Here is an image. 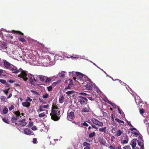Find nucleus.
I'll list each match as a JSON object with an SVG mask.
<instances>
[{"label": "nucleus", "instance_id": "f257e3e1", "mask_svg": "<svg viewBox=\"0 0 149 149\" xmlns=\"http://www.w3.org/2000/svg\"><path fill=\"white\" fill-rule=\"evenodd\" d=\"M60 111L59 109L56 110L52 109L51 113H50L52 119L54 121L59 120L60 118V117L58 116L60 115Z\"/></svg>", "mask_w": 149, "mask_h": 149}, {"label": "nucleus", "instance_id": "f03ea898", "mask_svg": "<svg viewBox=\"0 0 149 149\" xmlns=\"http://www.w3.org/2000/svg\"><path fill=\"white\" fill-rule=\"evenodd\" d=\"M38 77L40 81L46 83H49L52 79L51 77H48L47 76L42 75H39Z\"/></svg>", "mask_w": 149, "mask_h": 149}, {"label": "nucleus", "instance_id": "7ed1b4c3", "mask_svg": "<svg viewBox=\"0 0 149 149\" xmlns=\"http://www.w3.org/2000/svg\"><path fill=\"white\" fill-rule=\"evenodd\" d=\"M20 73L18 75V77L22 78L24 81H26L28 79L27 76V72L21 68V70L19 72Z\"/></svg>", "mask_w": 149, "mask_h": 149}, {"label": "nucleus", "instance_id": "20e7f679", "mask_svg": "<svg viewBox=\"0 0 149 149\" xmlns=\"http://www.w3.org/2000/svg\"><path fill=\"white\" fill-rule=\"evenodd\" d=\"M75 74V77H73L74 80L75 81H77L79 83H80L79 81H83V75L81 73L77 72H74Z\"/></svg>", "mask_w": 149, "mask_h": 149}, {"label": "nucleus", "instance_id": "39448f33", "mask_svg": "<svg viewBox=\"0 0 149 149\" xmlns=\"http://www.w3.org/2000/svg\"><path fill=\"white\" fill-rule=\"evenodd\" d=\"M75 118L74 113L69 110L68 111L67 119L68 120L71 121Z\"/></svg>", "mask_w": 149, "mask_h": 149}, {"label": "nucleus", "instance_id": "423d86ee", "mask_svg": "<svg viewBox=\"0 0 149 149\" xmlns=\"http://www.w3.org/2000/svg\"><path fill=\"white\" fill-rule=\"evenodd\" d=\"M143 141L142 136L140 134L138 137L137 142L138 145L141 147V149H144Z\"/></svg>", "mask_w": 149, "mask_h": 149}, {"label": "nucleus", "instance_id": "0eeeda50", "mask_svg": "<svg viewBox=\"0 0 149 149\" xmlns=\"http://www.w3.org/2000/svg\"><path fill=\"white\" fill-rule=\"evenodd\" d=\"M9 70L12 71V73L16 74L19 72L21 70V68H20L19 70H18L16 66L12 64Z\"/></svg>", "mask_w": 149, "mask_h": 149}, {"label": "nucleus", "instance_id": "6e6552de", "mask_svg": "<svg viewBox=\"0 0 149 149\" xmlns=\"http://www.w3.org/2000/svg\"><path fill=\"white\" fill-rule=\"evenodd\" d=\"M91 120L93 123L95 125H98L100 127H102L103 126V123L102 122L100 121L95 118H92L91 119Z\"/></svg>", "mask_w": 149, "mask_h": 149}, {"label": "nucleus", "instance_id": "1a4fd4ad", "mask_svg": "<svg viewBox=\"0 0 149 149\" xmlns=\"http://www.w3.org/2000/svg\"><path fill=\"white\" fill-rule=\"evenodd\" d=\"M27 124L26 122L25 119H23L19 121H17L15 123V125L20 127H22L24 126Z\"/></svg>", "mask_w": 149, "mask_h": 149}, {"label": "nucleus", "instance_id": "9d476101", "mask_svg": "<svg viewBox=\"0 0 149 149\" xmlns=\"http://www.w3.org/2000/svg\"><path fill=\"white\" fill-rule=\"evenodd\" d=\"M32 101V100L30 97H28L25 102H22V105L23 107L28 108L30 106L31 103L30 102H31Z\"/></svg>", "mask_w": 149, "mask_h": 149}, {"label": "nucleus", "instance_id": "9b49d317", "mask_svg": "<svg viewBox=\"0 0 149 149\" xmlns=\"http://www.w3.org/2000/svg\"><path fill=\"white\" fill-rule=\"evenodd\" d=\"M79 97L80 99H79L78 101L80 102V104L82 105H85L88 101L87 99L82 96H79Z\"/></svg>", "mask_w": 149, "mask_h": 149}, {"label": "nucleus", "instance_id": "f8f14e48", "mask_svg": "<svg viewBox=\"0 0 149 149\" xmlns=\"http://www.w3.org/2000/svg\"><path fill=\"white\" fill-rule=\"evenodd\" d=\"M28 76L31 83L32 84L35 85L33 83V82L35 81L36 82L37 81V80L35 79L34 76L31 74H30L28 75Z\"/></svg>", "mask_w": 149, "mask_h": 149}, {"label": "nucleus", "instance_id": "ddd939ff", "mask_svg": "<svg viewBox=\"0 0 149 149\" xmlns=\"http://www.w3.org/2000/svg\"><path fill=\"white\" fill-rule=\"evenodd\" d=\"M3 63L4 66L5 68L8 69H9V68H10L12 65V64L9 63L5 60H3Z\"/></svg>", "mask_w": 149, "mask_h": 149}, {"label": "nucleus", "instance_id": "4468645a", "mask_svg": "<svg viewBox=\"0 0 149 149\" xmlns=\"http://www.w3.org/2000/svg\"><path fill=\"white\" fill-rule=\"evenodd\" d=\"M86 89L88 90H92L93 87V85L90 82H87L86 85H84Z\"/></svg>", "mask_w": 149, "mask_h": 149}, {"label": "nucleus", "instance_id": "2eb2a0df", "mask_svg": "<svg viewBox=\"0 0 149 149\" xmlns=\"http://www.w3.org/2000/svg\"><path fill=\"white\" fill-rule=\"evenodd\" d=\"M24 133L27 135H31L33 134L32 133V131L30 129L28 128H25L24 129Z\"/></svg>", "mask_w": 149, "mask_h": 149}, {"label": "nucleus", "instance_id": "dca6fc26", "mask_svg": "<svg viewBox=\"0 0 149 149\" xmlns=\"http://www.w3.org/2000/svg\"><path fill=\"white\" fill-rule=\"evenodd\" d=\"M12 33H16L18 35H19L20 36H23L24 35L23 33L19 31H16L13 30L12 31Z\"/></svg>", "mask_w": 149, "mask_h": 149}, {"label": "nucleus", "instance_id": "f3484780", "mask_svg": "<svg viewBox=\"0 0 149 149\" xmlns=\"http://www.w3.org/2000/svg\"><path fill=\"white\" fill-rule=\"evenodd\" d=\"M83 146H85L84 149H90L89 147L90 146V144L87 142H84L83 143Z\"/></svg>", "mask_w": 149, "mask_h": 149}, {"label": "nucleus", "instance_id": "a211bd4d", "mask_svg": "<svg viewBox=\"0 0 149 149\" xmlns=\"http://www.w3.org/2000/svg\"><path fill=\"white\" fill-rule=\"evenodd\" d=\"M19 119V118L17 117V116H13L11 119V121L12 123H16V121Z\"/></svg>", "mask_w": 149, "mask_h": 149}, {"label": "nucleus", "instance_id": "6ab92c4d", "mask_svg": "<svg viewBox=\"0 0 149 149\" xmlns=\"http://www.w3.org/2000/svg\"><path fill=\"white\" fill-rule=\"evenodd\" d=\"M99 141L102 145H105L106 141L105 140L104 138H100L99 140Z\"/></svg>", "mask_w": 149, "mask_h": 149}, {"label": "nucleus", "instance_id": "aec40b11", "mask_svg": "<svg viewBox=\"0 0 149 149\" xmlns=\"http://www.w3.org/2000/svg\"><path fill=\"white\" fill-rule=\"evenodd\" d=\"M14 114L16 115V116H17V117L19 118L22 117L21 116V113L19 111H15Z\"/></svg>", "mask_w": 149, "mask_h": 149}, {"label": "nucleus", "instance_id": "412c9836", "mask_svg": "<svg viewBox=\"0 0 149 149\" xmlns=\"http://www.w3.org/2000/svg\"><path fill=\"white\" fill-rule=\"evenodd\" d=\"M133 141H132L131 142V145L132 146L133 148H134L136 147V140H134Z\"/></svg>", "mask_w": 149, "mask_h": 149}, {"label": "nucleus", "instance_id": "4be33fe9", "mask_svg": "<svg viewBox=\"0 0 149 149\" xmlns=\"http://www.w3.org/2000/svg\"><path fill=\"white\" fill-rule=\"evenodd\" d=\"M106 129L107 127H104L103 128H100L99 129V130L100 132H104V133H106L107 132Z\"/></svg>", "mask_w": 149, "mask_h": 149}, {"label": "nucleus", "instance_id": "5701e85b", "mask_svg": "<svg viewBox=\"0 0 149 149\" xmlns=\"http://www.w3.org/2000/svg\"><path fill=\"white\" fill-rule=\"evenodd\" d=\"M79 126L80 127H82V126H84L86 127H88V124L85 122L84 121L83 123H81L79 125Z\"/></svg>", "mask_w": 149, "mask_h": 149}, {"label": "nucleus", "instance_id": "b1692460", "mask_svg": "<svg viewBox=\"0 0 149 149\" xmlns=\"http://www.w3.org/2000/svg\"><path fill=\"white\" fill-rule=\"evenodd\" d=\"M58 75L59 77L64 78L65 77V73L64 72H62L61 73H59Z\"/></svg>", "mask_w": 149, "mask_h": 149}, {"label": "nucleus", "instance_id": "393cba45", "mask_svg": "<svg viewBox=\"0 0 149 149\" xmlns=\"http://www.w3.org/2000/svg\"><path fill=\"white\" fill-rule=\"evenodd\" d=\"M2 120L5 123L7 124H9V121L8 120V118L4 117L2 118Z\"/></svg>", "mask_w": 149, "mask_h": 149}, {"label": "nucleus", "instance_id": "a878e982", "mask_svg": "<svg viewBox=\"0 0 149 149\" xmlns=\"http://www.w3.org/2000/svg\"><path fill=\"white\" fill-rule=\"evenodd\" d=\"M125 136V140H124L123 141V144H126L128 143V137L127 136Z\"/></svg>", "mask_w": 149, "mask_h": 149}, {"label": "nucleus", "instance_id": "bb28decb", "mask_svg": "<svg viewBox=\"0 0 149 149\" xmlns=\"http://www.w3.org/2000/svg\"><path fill=\"white\" fill-rule=\"evenodd\" d=\"M1 101L6 102V101L7 99L5 96H2L1 97Z\"/></svg>", "mask_w": 149, "mask_h": 149}, {"label": "nucleus", "instance_id": "cd10ccee", "mask_svg": "<svg viewBox=\"0 0 149 149\" xmlns=\"http://www.w3.org/2000/svg\"><path fill=\"white\" fill-rule=\"evenodd\" d=\"M8 111V109L7 108L5 107H4L3 110V112L4 114H6L7 113Z\"/></svg>", "mask_w": 149, "mask_h": 149}, {"label": "nucleus", "instance_id": "c85d7f7f", "mask_svg": "<svg viewBox=\"0 0 149 149\" xmlns=\"http://www.w3.org/2000/svg\"><path fill=\"white\" fill-rule=\"evenodd\" d=\"M95 135V133L94 132L91 133L89 135V138H92Z\"/></svg>", "mask_w": 149, "mask_h": 149}, {"label": "nucleus", "instance_id": "c756f323", "mask_svg": "<svg viewBox=\"0 0 149 149\" xmlns=\"http://www.w3.org/2000/svg\"><path fill=\"white\" fill-rule=\"evenodd\" d=\"M132 133L134 134L136 136V137H137L138 136H139L140 134H141L139 132V131H138L137 132H132Z\"/></svg>", "mask_w": 149, "mask_h": 149}, {"label": "nucleus", "instance_id": "7c9ffc66", "mask_svg": "<svg viewBox=\"0 0 149 149\" xmlns=\"http://www.w3.org/2000/svg\"><path fill=\"white\" fill-rule=\"evenodd\" d=\"M115 120L116 121L118 122L119 123H124V122L123 121L120 120L118 118H115Z\"/></svg>", "mask_w": 149, "mask_h": 149}, {"label": "nucleus", "instance_id": "2f4dec72", "mask_svg": "<svg viewBox=\"0 0 149 149\" xmlns=\"http://www.w3.org/2000/svg\"><path fill=\"white\" fill-rule=\"evenodd\" d=\"M74 91H67L66 92V94L70 95L71 94H72L74 93Z\"/></svg>", "mask_w": 149, "mask_h": 149}, {"label": "nucleus", "instance_id": "473e14b6", "mask_svg": "<svg viewBox=\"0 0 149 149\" xmlns=\"http://www.w3.org/2000/svg\"><path fill=\"white\" fill-rule=\"evenodd\" d=\"M18 38L19 41H20L21 42H24L26 41V40H25V39L23 38L18 37Z\"/></svg>", "mask_w": 149, "mask_h": 149}, {"label": "nucleus", "instance_id": "72a5a7b5", "mask_svg": "<svg viewBox=\"0 0 149 149\" xmlns=\"http://www.w3.org/2000/svg\"><path fill=\"white\" fill-rule=\"evenodd\" d=\"M82 111L83 112H88L89 111L88 108L84 107Z\"/></svg>", "mask_w": 149, "mask_h": 149}, {"label": "nucleus", "instance_id": "f704fd0d", "mask_svg": "<svg viewBox=\"0 0 149 149\" xmlns=\"http://www.w3.org/2000/svg\"><path fill=\"white\" fill-rule=\"evenodd\" d=\"M44 109H43V108L42 106H40L39 107V108L37 110V111L39 113L41 111H44Z\"/></svg>", "mask_w": 149, "mask_h": 149}, {"label": "nucleus", "instance_id": "c9c22d12", "mask_svg": "<svg viewBox=\"0 0 149 149\" xmlns=\"http://www.w3.org/2000/svg\"><path fill=\"white\" fill-rule=\"evenodd\" d=\"M108 103L109 104H111L114 109H115L116 108V105L114 103H113L109 101Z\"/></svg>", "mask_w": 149, "mask_h": 149}, {"label": "nucleus", "instance_id": "e433bc0d", "mask_svg": "<svg viewBox=\"0 0 149 149\" xmlns=\"http://www.w3.org/2000/svg\"><path fill=\"white\" fill-rule=\"evenodd\" d=\"M122 133V131L120 130H118L116 133V135L118 136H120Z\"/></svg>", "mask_w": 149, "mask_h": 149}, {"label": "nucleus", "instance_id": "4c0bfd02", "mask_svg": "<svg viewBox=\"0 0 149 149\" xmlns=\"http://www.w3.org/2000/svg\"><path fill=\"white\" fill-rule=\"evenodd\" d=\"M0 82L1 83L3 84H6V85H8V84L6 83V81L2 79H0Z\"/></svg>", "mask_w": 149, "mask_h": 149}, {"label": "nucleus", "instance_id": "58836bf2", "mask_svg": "<svg viewBox=\"0 0 149 149\" xmlns=\"http://www.w3.org/2000/svg\"><path fill=\"white\" fill-rule=\"evenodd\" d=\"M72 86L73 85H71V84H69L68 85V86L65 88V89H71V88L72 87Z\"/></svg>", "mask_w": 149, "mask_h": 149}, {"label": "nucleus", "instance_id": "ea45409f", "mask_svg": "<svg viewBox=\"0 0 149 149\" xmlns=\"http://www.w3.org/2000/svg\"><path fill=\"white\" fill-rule=\"evenodd\" d=\"M52 109L57 110L58 109H59V108L57 106L53 105L52 106Z\"/></svg>", "mask_w": 149, "mask_h": 149}, {"label": "nucleus", "instance_id": "a19ab883", "mask_svg": "<svg viewBox=\"0 0 149 149\" xmlns=\"http://www.w3.org/2000/svg\"><path fill=\"white\" fill-rule=\"evenodd\" d=\"M45 116L46 115L44 113H41L39 114L38 115V116L40 118L43 117Z\"/></svg>", "mask_w": 149, "mask_h": 149}, {"label": "nucleus", "instance_id": "79ce46f5", "mask_svg": "<svg viewBox=\"0 0 149 149\" xmlns=\"http://www.w3.org/2000/svg\"><path fill=\"white\" fill-rule=\"evenodd\" d=\"M74 72H76L74 71L69 72V75L72 76H75V74Z\"/></svg>", "mask_w": 149, "mask_h": 149}, {"label": "nucleus", "instance_id": "37998d69", "mask_svg": "<svg viewBox=\"0 0 149 149\" xmlns=\"http://www.w3.org/2000/svg\"><path fill=\"white\" fill-rule=\"evenodd\" d=\"M64 100V97H62L61 98H59V102L60 103H62L63 102Z\"/></svg>", "mask_w": 149, "mask_h": 149}, {"label": "nucleus", "instance_id": "c03bdc74", "mask_svg": "<svg viewBox=\"0 0 149 149\" xmlns=\"http://www.w3.org/2000/svg\"><path fill=\"white\" fill-rule=\"evenodd\" d=\"M91 127H92V128L96 129V130H97L98 129V127H97L93 125L92 123H91Z\"/></svg>", "mask_w": 149, "mask_h": 149}, {"label": "nucleus", "instance_id": "a18cd8bd", "mask_svg": "<svg viewBox=\"0 0 149 149\" xmlns=\"http://www.w3.org/2000/svg\"><path fill=\"white\" fill-rule=\"evenodd\" d=\"M33 125V123L31 122H30L29 123V124L28 125V127H32Z\"/></svg>", "mask_w": 149, "mask_h": 149}, {"label": "nucleus", "instance_id": "49530a36", "mask_svg": "<svg viewBox=\"0 0 149 149\" xmlns=\"http://www.w3.org/2000/svg\"><path fill=\"white\" fill-rule=\"evenodd\" d=\"M52 86L51 85L50 86L47 87L48 91H52Z\"/></svg>", "mask_w": 149, "mask_h": 149}, {"label": "nucleus", "instance_id": "de8ad7c7", "mask_svg": "<svg viewBox=\"0 0 149 149\" xmlns=\"http://www.w3.org/2000/svg\"><path fill=\"white\" fill-rule=\"evenodd\" d=\"M43 98L44 99H46L49 97V94L47 93H46L45 95H43L42 96Z\"/></svg>", "mask_w": 149, "mask_h": 149}, {"label": "nucleus", "instance_id": "09e8293b", "mask_svg": "<svg viewBox=\"0 0 149 149\" xmlns=\"http://www.w3.org/2000/svg\"><path fill=\"white\" fill-rule=\"evenodd\" d=\"M109 148L110 149H115L116 147L115 146H112V145H111L109 147Z\"/></svg>", "mask_w": 149, "mask_h": 149}, {"label": "nucleus", "instance_id": "8fccbe9b", "mask_svg": "<svg viewBox=\"0 0 149 149\" xmlns=\"http://www.w3.org/2000/svg\"><path fill=\"white\" fill-rule=\"evenodd\" d=\"M14 106L13 105H11L10 107H9V109L10 111H11L12 110L14 109Z\"/></svg>", "mask_w": 149, "mask_h": 149}, {"label": "nucleus", "instance_id": "3c124183", "mask_svg": "<svg viewBox=\"0 0 149 149\" xmlns=\"http://www.w3.org/2000/svg\"><path fill=\"white\" fill-rule=\"evenodd\" d=\"M123 149H131L130 146H125L123 148Z\"/></svg>", "mask_w": 149, "mask_h": 149}, {"label": "nucleus", "instance_id": "603ef678", "mask_svg": "<svg viewBox=\"0 0 149 149\" xmlns=\"http://www.w3.org/2000/svg\"><path fill=\"white\" fill-rule=\"evenodd\" d=\"M3 91L4 92L6 95H7L8 93V89L5 90H3Z\"/></svg>", "mask_w": 149, "mask_h": 149}, {"label": "nucleus", "instance_id": "864d4df0", "mask_svg": "<svg viewBox=\"0 0 149 149\" xmlns=\"http://www.w3.org/2000/svg\"><path fill=\"white\" fill-rule=\"evenodd\" d=\"M140 112L141 114H143L144 112V110L143 109H141L140 110Z\"/></svg>", "mask_w": 149, "mask_h": 149}, {"label": "nucleus", "instance_id": "5fc2aeb1", "mask_svg": "<svg viewBox=\"0 0 149 149\" xmlns=\"http://www.w3.org/2000/svg\"><path fill=\"white\" fill-rule=\"evenodd\" d=\"M42 107L44 108H48L49 107V105L47 104L46 105H43L42 106Z\"/></svg>", "mask_w": 149, "mask_h": 149}, {"label": "nucleus", "instance_id": "6e6d98bb", "mask_svg": "<svg viewBox=\"0 0 149 149\" xmlns=\"http://www.w3.org/2000/svg\"><path fill=\"white\" fill-rule=\"evenodd\" d=\"M102 113H103V116L104 117H106L107 116V114L105 112H104V111H102Z\"/></svg>", "mask_w": 149, "mask_h": 149}, {"label": "nucleus", "instance_id": "4d7b16f0", "mask_svg": "<svg viewBox=\"0 0 149 149\" xmlns=\"http://www.w3.org/2000/svg\"><path fill=\"white\" fill-rule=\"evenodd\" d=\"M146 126L147 127V129L149 130H148V128L149 127V123H146Z\"/></svg>", "mask_w": 149, "mask_h": 149}, {"label": "nucleus", "instance_id": "13d9d810", "mask_svg": "<svg viewBox=\"0 0 149 149\" xmlns=\"http://www.w3.org/2000/svg\"><path fill=\"white\" fill-rule=\"evenodd\" d=\"M31 129L33 130H37V128L36 126H33L32 127Z\"/></svg>", "mask_w": 149, "mask_h": 149}, {"label": "nucleus", "instance_id": "bf43d9fd", "mask_svg": "<svg viewBox=\"0 0 149 149\" xmlns=\"http://www.w3.org/2000/svg\"><path fill=\"white\" fill-rule=\"evenodd\" d=\"M127 123L128 124V125L130 127H133V126L131 124L130 122V121H127Z\"/></svg>", "mask_w": 149, "mask_h": 149}, {"label": "nucleus", "instance_id": "052dcab7", "mask_svg": "<svg viewBox=\"0 0 149 149\" xmlns=\"http://www.w3.org/2000/svg\"><path fill=\"white\" fill-rule=\"evenodd\" d=\"M9 82L10 83H13L14 82H15V81H13V80H9Z\"/></svg>", "mask_w": 149, "mask_h": 149}, {"label": "nucleus", "instance_id": "680f3d73", "mask_svg": "<svg viewBox=\"0 0 149 149\" xmlns=\"http://www.w3.org/2000/svg\"><path fill=\"white\" fill-rule=\"evenodd\" d=\"M118 112H119V113L120 114H121V109L119 108V107H118Z\"/></svg>", "mask_w": 149, "mask_h": 149}, {"label": "nucleus", "instance_id": "e2e57ef3", "mask_svg": "<svg viewBox=\"0 0 149 149\" xmlns=\"http://www.w3.org/2000/svg\"><path fill=\"white\" fill-rule=\"evenodd\" d=\"M57 84V83L56 82H54L53 83V84L52 85V86H55Z\"/></svg>", "mask_w": 149, "mask_h": 149}, {"label": "nucleus", "instance_id": "0e129e2a", "mask_svg": "<svg viewBox=\"0 0 149 149\" xmlns=\"http://www.w3.org/2000/svg\"><path fill=\"white\" fill-rule=\"evenodd\" d=\"M33 143H36L37 140L36 139L34 138L33 139Z\"/></svg>", "mask_w": 149, "mask_h": 149}, {"label": "nucleus", "instance_id": "69168bd1", "mask_svg": "<svg viewBox=\"0 0 149 149\" xmlns=\"http://www.w3.org/2000/svg\"><path fill=\"white\" fill-rule=\"evenodd\" d=\"M70 81V84H71V85H73V81L72 79H69Z\"/></svg>", "mask_w": 149, "mask_h": 149}, {"label": "nucleus", "instance_id": "338daca9", "mask_svg": "<svg viewBox=\"0 0 149 149\" xmlns=\"http://www.w3.org/2000/svg\"><path fill=\"white\" fill-rule=\"evenodd\" d=\"M15 85L17 87H19L20 86V84H15Z\"/></svg>", "mask_w": 149, "mask_h": 149}, {"label": "nucleus", "instance_id": "774afa93", "mask_svg": "<svg viewBox=\"0 0 149 149\" xmlns=\"http://www.w3.org/2000/svg\"><path fill=\"white\" fill-rule=\"evenodd\" d=\"M12 96V93H10V94L9 96L7 97L8 99L10 98Z\"/></svg>", "mask_w": 149, "mask_h": 149}]
</instances>
